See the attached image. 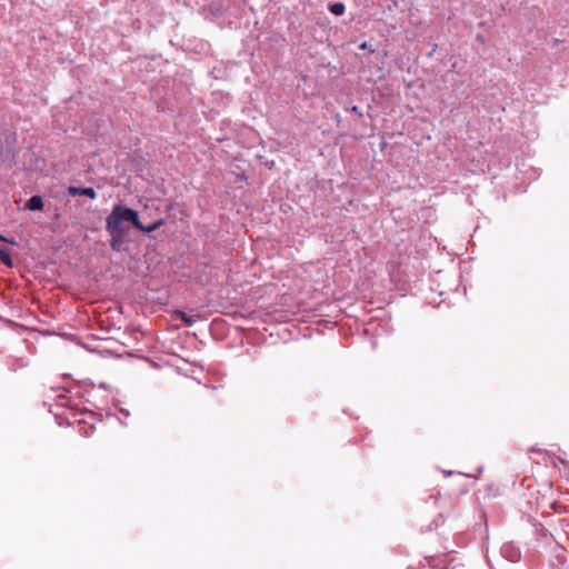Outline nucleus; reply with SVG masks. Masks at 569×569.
Segmentation results:
<instances>
[{
    "label": "nucleus",
    "instance_id": "nucleus-1",
    "mask_svg": "<svg viewBox=\"0 0 569 569\" xmlns=\"http://www.w3.org/2000/svg\"><path fill=\"white\" fill-rule=\"evenodd\" d=\"M126 223H131L134 228L143 233H151L152 231L163 226L164 220L159 219L151 226H143L140 222L138 212L136 210L120 203L114 204L111 212L106 218V230L128 231V228L124 226Z\"/></svg>",
    "mask_w": 569,
    "mask_h": 569
},
{
    "label": "nucleus",
    "instance_id": "nucleus-2",
    "mask_svg": "<svg viewBox=\"0 0 569 569\" xmlns=\"http://www.w3.org/2000/svg\"><path fill=\"white\" fill-rule=\"evenodd\" d=\"M110 234V247L112 250H119L123 240H124V237L127 234V231H114V230H107Z\"/></svg>",
    "mask_w": 569,
    "mask_h": 569
},
{
    "label": "nucleus",
    "instance_id": "nucleus-3",
    "mask_svg": "<svg viewBox=\"0 0 569 569\" xmlns=\"http://www.w3.org/2000/svg\"><path fill=\"white\" fill-rule=\"evenodd\" d=\"M68 193L70 196H86L90 199H96L97 197V192L93 188H80V187H74V186H70L68 188Z\"/></svg>",
    "mask_w": 569,
    "mask_h": 569
},
{
    "label": "nucleus",
    "instance_id": "nucleus-4",
    "mask_svg": "<svg viewBox=\"0 0 569 569\" xmlns=\"http://www.w3.org/2000/svg\"><path fill=\"white\" fill-rule=\"evenodd\" d=\"M43 208V199L40 196H32L27 202H26V209L36 211L41 210Z\"/></svg>",
    "mask_w": 569,
    "mask_h": 569
},
{
    "label": "nucleus",
    "instance_id": "nucleus-5",
    "mask_svg": "<svg viewBox=\"0 0 569 569\" xmlns=\"http://www.w3.org/2000/svg\"><path fill=\"white\" fill-rule=\"evenodd\" d=\"M0 260L8 267H12L11 253L6 248H0Z\"/></svg>",
    "mask_w": 569,
    "mask_h": 569
},
{
    "label": "nucleus",
    "instance_id": "nucleus-6",
    "mask_svg": "<svg viewBox=\"0 0 569 569\" xmlns=\"http://www.w3.org/2000/svg\"><path fill=\"white\" fill-rule=\"evenodd\" d=\"M330 11L335 16H341L345 12V4L341 2H337L330 6Z\"/></svg>",
    "mask_w": 569,
    "mask_h": 569
},
{
    "label": "nucleus",
    "instance_id": "nucleus-7",
    "mask_svg": "<svg viewBox=\"0 0 569 569\" xmlns=\"http://www.w3.org/2000/svg\"><path fill=\"white\" fill-rule=\"evenodd\" d=\"M176 315L188 326L192 325L194 320L183 311H177Z\"/></svg>",
    "mask_w": 569,
    "mask_h": 569
},
{
    "label": "nucleus",
    "instance_id": "nucleus-8",
    "mask_svg": "<svg viewBox=\"0 0 569 569\" xmlns=\"http://www.w3.org/2000/svg\"><path fill=\"white\" fill-rule=\"evenodd\" d=\"M351 112H355V113H358L359 116H362V113L360 112L359 110V107L357 106H353L351 109H350Z\"/></svg>",
    "mask_w": 569,
    "mask_h": 569
},
{
    "label": "nucleus",
    "instance_id": "nucleus-9",
    "mask_svg": "<svg viewBox=\"0 0 569 569\" xmlns=\"http://www.w3.org/2000/svg\"><path fill=\"white\" fill-rule=\"evenodd\" d=\"M0 241H7L9 242L10 244H16V241L14 240H8L7 238H4L3 236L0 234Z\"/></svg>",
    "mask_w": 569,
    "mask_h": 569
}]
</instances>
